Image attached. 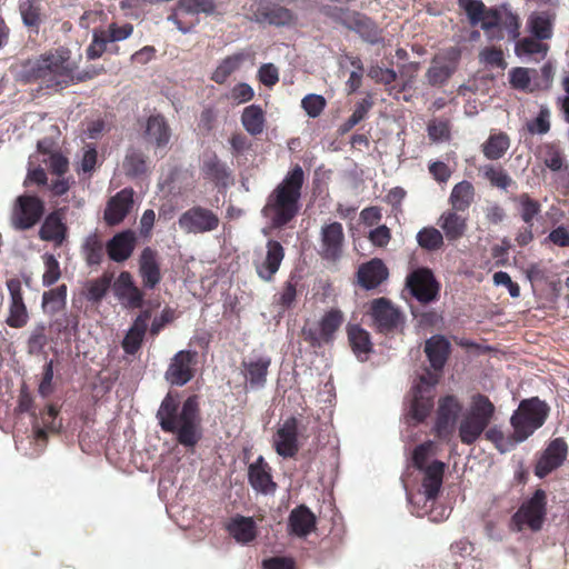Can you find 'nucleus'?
<instances>
[{"instance_id": "obj_15", "label": "nucleus", "mask_w": 569, "mask_h": 569, "mask_svg": "<svg viewBox=\"0 0 569 569\" xmlns=\"http://www.w3.org/2000/svg\"><path fill=\"white\" fill-rule=\"evenodd\" d=\"M197 352L181 350L174 355L166 372V379L174 386H184L193 377L192 367L196 362Z\"/></svg>"}, {"instance_id": "obj_59", "label": "nucleus", "mask_w": 569, "mask_h": 569, "mask_svg": "<svg viewBox=\"0 0 569 569\" xmlns=\"http://www.w3.org/2000/svg\"><path fill=\"white\" fill-rule=\"evenodd\" d=\"M480 62L496 68H506V61L503 59V52L497 48H486L479 53Z\"/></svg>"}, {"instance_id": "obj_16", "label": "nucleus", "mask_w": 569, "mask_h": 569, "mask_svg": "<svg viewBox=\"0 0 569 569\" xmlns=\"http://www.w3.org/2000/svg\"><path fill=\"white\" fill-rule=\"evenodd\" d=\"M567 451L568 447L563 439L556 438L552 440L536 465V476L540 479L545 478L551 471L560 467L566 460Z\"/></svg>"}, {"instance_id": "obj_27", "label": "nucleus", "mask_w": 569, "mask_h": 569, "mask_svg": "<svg viewBox=\"0 0 569 569\" xmlns=\"http://www.w3.org/2000/svg\"><path fill=\"white\" fill-rule=\"evenodd\" d=\"M284 257L282 246L274 240L267 243V256L264 260L257 266V272L261 280L270 281L272 276L278 271L280 263Z\"/></svg>"}, {"instance_id": "obj_10", "label": "nucleus", "mask_w": 569, "mask_h": 569, "mask_svg": "<svg viewBox=\"0 0 569 569\" xmlns=\"http://www.w3.org/2000/svg\"><path fill=\"white\" fill-rule=\"evenodd\" d=\"M371 316L376 328L382 333H390L402 328V313L385 298L372 301Z\"/></svg>"}, {"instance_id": "obj_45", "label": "nucleus", "mask_w": 569, "mask_h": 569, "mask_svg": "<svg viewBox=\"0 0 569 569\" xmlns=\"http://www.w3.org/2000/svg\"><path fill=\"white\" fill-rule=\"evenodd\" d=\"M296 18L289 9L269 2L264 23L286 27L293 24Z\"/></svg>"}, {"instance_id": "obj_29", "label": "nucleus", "mask_w": 569, "mask_h": 569, "mask_svg": "<svg viewBox=\"0 0 569 569\" xmlns=\"http://www.w3.org/2000/svg\"><path fill=\"white\" fill-rule=\"evenodd\" d=\"M453 209L445 211L438 219V226L448 241L462 238L467 231V219Z\"/></svg>"}, {"instance_id": "obj_34", "label": "nucleus", "mask_w": 569, "mask_h": 569, "mask_svg": "<svg viewBox=\"0 0 569 569\" xmlns=\"http://www.w3.org/2000/svg\"><path fill=\"white\" fill-rule=\"evenodd\" d=\"M348 339L356 357L365 361L372 350L369 333L358 325H350L348 327Z\"/></svg>"}, {"instance_id": "obj_38", "label": "nucleus", "mask_w": 569, "mask_h": 569, "mask_svg": "<svg viewBox=\"0 0 569 569\" xmlns=\"http://www.w3.org/2000/svg\"><path fill=\"white\" fill-rule=\"evenodd\" d=\"M264 112L258 104L246 107L241 114V123L251 136L260 134L264 129Z\"/></svg>"}, {"instance_id": "obj_42", "label": "nucleus", "mask_w": 569, "mask_h": 569, "mask_svg": "<svg viewBox=\"0 0 569 569\" xmlns=\"http://www.w3.org/2000/svg\"><path fill=\"white\" fill-rule=\"evenodd\" d=\"M82 254L88 264H99L103 258L102 241L97 233L86 237L82 244Z\"/></svg>"}, {"instance_id": "obj_30", "label": "nucleus", "mask_w": 569, "mask_h": 569, "mask_svg": "<svg viewBox=\"0 0 569 569\" xmlns=\"http://www.w3.org/2000/svg\"><path fill=\"white\" fill-rule=\"evenodd\" d=\"M445 467L443 462L433 460L422 470L425 473L422 489L427 500H433L438 496L442 486Z\"/></svg>"}, {"instance_id": "obj_35", "label": "nucleus", "mask_w": 569, "mask_h": 569, "mask_svg": "<svg viewBox=\"0 0 569 569\" xmlns=\"http://www.w3.org/2000/svg\"><path fill=\"white\" fill-rule=\"evenodd\" d=\"M66 232L67 227L61 218L56 213H51L43 221L39 234L42 240L61 244L66 238Z\"/></svg>"}, {"instance_id": "obj_14", "label": "nucleus", "mask_w": 569, "mask_h": 569, "mask_svg": "<svg viewBox=\"0 0 569 569\" xmlns=\"http://www.w3.org/2000/svg\"><path fill=\"white\" fill-rule=\"evenodd\" d=\"M345 241L343 228L340 222L322 226L320 231V254L329 261H337L342 254Z\"/></svg>"}, {"instance_id": "obj_43", "label": "nucleus", "mask_w": 569, "mask_h": 569, "mask_svg": "<svg viewBox=\"0 0 569 569\" xmlns=\"http://www.w3.org/2000/svg\"><path fill=\"white\" fill-rule=\"evenodd\" d=\"M243 59V53H237L223 59L221 63L217 67V69L213 71L212 80L220 84L224 83L229 76L240 67Z\"/></svg>"}, {"instance_id": "obj_33", "label": "nucleus", "mask_w": 569, "mask_h": 569, "mask_svg": "<svg viewBox=\"0 0 569 569\" xmlns=\"http://www.w3.org/2000/svg\"><path fill=\"white\" fill-rule=\"evenodd\" d=\"M227 529L237 542L248 543L256 538V522L251 517L236 516L233 517Z\"/></svg>"}, {"instance_id": "obj_58", "label": "nucleus", "mask_w": 569, "mask_h": 569, "mask_svg": "<svg viewBox=\"0 0 569 569\" xmlns=\"http://www.w3.org/2000/svg\"><path fill=\"white\" fill-rule=\"evenodd\" d=\"M48 340L46 336V328L43 326L37 327L30 335L27 343L28 353L39 355L43 351Z\"/></svg>"}, {"instance_id": "obj_22", "label": "nucleus", "mask_w": 569, "mask_h": 569, "mask_svg": "<svg viewBox=\"0 0 569 569\" xmlns=\"http://www.w3.org/2000/svg\"><path fill=\"white\" fill-rule=\"evenodd\" d=\"M343 26L359 34L366 42L377 44L381 41L380 30L368 17L358 12L347 14L342 19Z\"/></svg>"}, {"instance_id": "obj_47", "label": "nucleus", "mask_w": 569, "mask_h": 569, "mask_svg": "<svg viewBox=\"0 0 569 569\" xmlns=\"http://www.w3.org/2000/svg\"><path fill=\"white\" fill-rule=\"evenodd\" d=\"M67 287H56L43 293L42 307L48 313H56L66 305Z\"/></svg>"}, {"instance_id": "obj_60", "label": "nucleus", "mask_w": 569, "mask_h": 569, "mask_svg": "<svg viewBox=\"0 0 569 569\" xmlns=\"http://www.w3.org/2000/svg\"><path fill=\"white\" fill-rule=\"evenodd\" d=\"M405 284H438V281L430 269L417 268L407 276Z\"/></svg>"}, {"instance_id": "obj_51", "label": "nucleus", "mask_w": 569, "mask_h": 569, "mask_svg": "<svg viewBox=\"0 0 569 569\" xmlns=\"http://www.w3.org/2000/svg\"><path fill=\"white\" fill-rule=\"evenodd\" d=\"M372 103L370 100L363 99L356 104V108L352 114L348 118L346 122H343L340 127L341 133H347L355 126H357L361 120L365 119L368 111L370 110Z\"/></svg>"}, {"instance_id": "obj_49", "label": "nucleus", "mask_w": 569, "mask_h": 569, "mask_svg": "<svg viewBox=\"0 0 569 569\" xmlns=\"http://www.w3.org/2000/svg\"><path fill=\"white\" fill-rule=\"evenodd\" d=\"M22 22L26 27L38 28L40 23V8L36 0H22L19 4Z\"/></svg>"}, {"instance_id": "obj_19", "label": "nucleus", "mask_w": 569, "mask_h": 569, "mask_svg": "<svg viewBox=\"0 0 569 569\" xmlns=\"http://www.w3.org/2000/svg\"><path fill=\"white\" fill-rule=\"evenodd\" d=\"M270 365L271 358L266 355H251L242 361V373L250 389L264 387Z\"/></svg>"}, {"instance_id": "obj_20", "label": "nucleus", "mask_w": 569, "mask_h": 569, "mask_svg": "<svg viewBox=\"0 0 569 569\" xmlns=\"http://www.w3.org/2000/svg\"><path fill=\"white\" fill-rule=\"evenodd\" d=\"M133 204L132 189H123L111 197L104 209L103 219L108 226L119 224L129 213Z\"/></svg>"}, {"instance_id": "obj_3", "label": "nucleus", "mask_w": 569, "mask_h": 569, "mask_svg": "<svg viewBox=\"0 0 569 569\" xmlns=\"http://www.w3.org/2000/svg\"><path fill=\"white\" fill-rule=\"evenodd\" d=\"M303 180V170L297 164L268 196L261 213L273 228L286 226L297 216Z\"/></svg>"}, {"instance_id": "obj_54", "label": "nucleus", "mask_w": 569, "mask_h": 569, "mask_svg": "<svg viewBox=\"0 0 569 569\" xmlns=\"http://www.w3.org/2000/svg\"><path fill=\"white\" fill-rule=\"evenodd\" d=\"M428 137L433 142H442L449 139L450 128L449 122L441 119H433L427 127Z\"/></svg>"}, {"instance_id": "obj_5", "label": "nucleus", "mask_w": 569, "mask_h": 569, "mask_svg": "<svg viewBox=\"0 0 569 569\" xmlns=\"http://www.w3.org/2000/svg\"><path fill=\"white\" fill-rule=\"evenodd\" d=\"M493 412L495 406L486 396H475L459 422L458 431L461 442L465 445L476 442L490 423Z\"/></svg>"}, {"instance_id": "obj_6", "label": "nucleus", "mask_w": 569, "mask_h": 569, "mask_svg": "<svg viewBox=\"0 0 569 569\" xmlns=\"http://www.w3.org/2000/svg\"><path fill=\"white\" fill-rule=\"evenodd\" d=\"M548 415V405L539 398L533 397L522 400L510 419L515 442L525 441L545 423Z\"/></svg>"}, {"instance_id": "obj_64", "label": "nucleus", "mask_w": 569, "mask_h": 569, "mask_svg": "<svg viewBox=\"0 0 569 569\" xmlns=\"http://www.w3.org/2000/svg\"><path fill=\"white\" fill-rule=\"evenodd\" d=\"M117 289L116 295L121 299L128 297L127 306L131 308H140L142 307V291H140L139 287H114Z\"/></svg>"}, {"instance_id": "obj_28", "label": "nucleus", "mask_w": 569, "mask_h": 569, "mask_svg": "<svg viewBox=\"0 0 569 569\" xmlns=\"http://www.w3.org/2000/svg\"><path fill=\"white\" fill-rule=\"evenodd\" d=\"M457 68L456 58L437 56L427 70L426 77L431 86H440L448 81Z\"/></svg>"}, {"instance_id": "obj_46", "label": "nucleus", "mask_w": 569, "mask_h": 569, "mask_svg": "<svg viewBox=\"0 0 569 569\" xmlns=\"http://www.w3.org/2000/svg\"><path fill=\"white\" fill-rule=\"evenodd\" d=\"M142 343V311L137 315L132 328L122 341V348L128 355H134Z\"/></svg>"}, {"instance_id": "obj_13", "label": "nucleus", "mask_w": 569, "mask_h": 569, "mask_svg": "<svg viewBox=\"0 0 569 569\" xmlns=\"http://www.w3.org/2000/svg\"><path fill=\"white\" fill-rule=\"evenodd\" d=\"M214 0H179L173 12L168 17V20L176 24L177 29L182 33H188L191 30L190 26H184L181 21L183 16H197L204 13L211 16L220 13L217 10Z\"/></svg>"}, {"instance_id": "obj_62", "label": "nucleus", "mask_w": 569, "mask_h": 569, "mask_svg": "<svg viewBox=\"0 0 569 569\" xmlns=\"http://www.w3.org/2000/svg\"><path fill=\"white\" fill-rule=\"evenodd\" d=\"M52 380H53V360H50V361L46 362V365L43 366L42 378H41V381L38 387V392L42 398H47L53 392L54 388H53Z\"/></svg>"}, {"instance_id": "obj_2", "label": "nucleus", "mask_w": 569, "mask_h": 569, "mask_svg": "<svg viewBox=\"0 0 569 569\" xmlns=\"http://www.w3.org/2000/svg\"><path fill=\"white\" fill-rule=\"evenodd\" d=\"M157 418L163 431L172 432L186 448H193L201 439V417L197 396L188 397L182 406L178 397L168 393L162 400Z\"/></svg>"}, {"instance_id": "obj_24", "label": "nucleus", "mask_w": 569, "mask_h": 569, "mask_svg": "<svg viewBox=\"0 0 569 569\" xmlns=\"http://www.w3.org/2000/svg\"><path fill=\"white\" fill-rule=\"evenodd\" d=\"M316 522L317 518L308 507L298 506L289 515V532L300 538L307 537L316 528Z\"/></svg>"}, {"instance_id": "obj_8", "label": "nucleus", "mask_w": 569, "mask_h": 569, "mask_svg": "<svg viewBox=\"0 0 569 569\" xmlns=\"http://www.w3.org/2000/svg\"><path fill=\"white\" fill-rule=\"evenodd\" d=\"M546 492L542 489L536 490L512 517L517 529L522 530L523 527H528L533 531L540 530L546 516Z\"/></svg>"}, {"instance_id": "obj_41", "label": "nucleus", "mask_w": 569, "mask_h": 569, "mask_svg": "<svg viewBox=\"0 0 569 569\" xmlns=\"http://www.w3.org/2000/svg\"><path fill=\"white\" fill-rule=\"evenodd\" d=\"M461 9L465 10L471 26L480 23L485 26L488 9L481 0H458Z\"/></svg>"}, {"instance_id": "obj_17", "label": "nucleus", "mask_w": 569, "mask_h": 569, "mask_svg": "<svg viewBox=\"0 0 569 569\" xmlns=\"http://www.w3.org/2000/svg\"><path fill=\"white\" fill-rule=\"evenodd\" d=\"M276 452L283 458L293 457L298 450V422L291 417L277 430L273 438Z\"/></svg>"}, {"instance_id": "obj_50", "label": "nucleus", "mask_w": 569, "mask_h": 569, "mask_svg": "<svg viewBox=\"0 0 569 569\" xmlns=\"http://www.w3.org/2000/svg\"><path fill=\"white\" fill-rule=\"evenodd\" d=\"M269 1L267 0H248L243 7L244 17L258 23H264Z\"/></svg>"}, {"instance_id": "obj_36", "label": "nucleus", "mask_w": 569, "mask_h": 569, "mask_svg": "<svg viewBox=\"0 0 569 569\" xmlns=\"http://www.w3.org/2000/svg\"><path fill=\"white\" fill-rule=\"evenodd\" d=\"M481 148L488 160H499L510 148V139L505 132L491 133Z\"/></svg>"}, {"instance_id": "obj_18", "label": "nucleus", "mask_w": 569, "mask_h": 569, "mask_svg": "<svg viewBox=\"0 0 569 569\" xmlns=\"http://www.w3.org/2000/svg\"><path fill=\"white\" fill-rule=\"evenodd\" d=\"M19 208L14 212L13 224L19 229L33 227L43 213L42 201L33 196H21L18 198Z\"/></svg>"}, {"instance_id": "obj_44", "label": "nucleus", "mask_w": 569, "mask_h": 569, "mask_svg": "<svg viewBox=\"0 0 569 569\" xmlns=\"http://www.w3.org/2000/svg\"><path fill=\"white\" fill-rule=\"evenodd\" d=\"M543 163L553 172L567 169V161L563 151L555 143H547L543 147Z\"/></svg>"}, {"instance_id": "obj_11", "label": "nucleus", "mask_w": 569, "mask_h": 569, "mask_svg": "<svg viewBox=\"0 0 569 569\" xmlns=\"http://www.w3.org/2000/svg\"><path fill=\"white\" fill-rule=\"evenodd\" d=\"M178 222L188 233H204L218 228L219 218L209 209L194 207L183 212Z\"/></svg>"}, {"instance_id": "obj_7", "label": "nucleus", "mask_w": 569, "mask_h": 569, "mask_svg": "<svg viewBox=\"0 0 569 569\" xmlns=\"http://www.w3.org/2000/svg\"><path fill=\"white\" fill-rule=\"evenodd\" d=\"M520 18L509 3L489 8L485 26H481L489 40L500 41L506 36L510 40H517L520 36Z\"/></svg>"}, {"instance_id": "obj_40", "label": "nucleus", "mask_w": 569, "mask_h": 569, "mask_svg": "<svg viewBox=\"0 0 569 569\" xmlns=\"http://www.w3.org/2000/svg\"><path fill=\"white\" fill-rule=\"evenodd\" d=\"M546 41L533 36L525 37L516 42L515 52L519 57L537 54L543 59L549 51V46Z\"/></svg>"}, {"instance_id": "obj_25", "label": "nucleus", "mask_w": 569, "mask_h": 569, "mask_svg": "<svg viewBox=\"0 0 569 569\" xmlns=\"http://www.w3.org/2000/svg\"><path fill=\"white\" fill-rule=\"evenodd\" d=\"M248 479L251 487L263 495L273 493L276 483L272 481L269 467L262 457L249 466Z\"/></svg>"}, {"instance_id": "obj_37", "label": "nucleus", "mask_w": 569, "mask_h": 569, "mask_svg": "<svg viewBox=\"0 0 569 569\" xmlns=\"http://www.w3.org/2000/svg\"><path fill=\"white\" fill-rule=\"evenodd\" d=\"M473 197V186L469 181L462 180L452 188L449 202L453 210L465 211L470 207Z\"/></svg>"}, {"instance_id": "obj_52", "label": "nucleus", "mask_w": 569, "mask_h": 569, "mask_svg": "<svg viewBox=\"0 0 569 569\" xmlns=\"http://www.w3.org/2000/svg\"><path fill=\"white\" fill-rule=\"evenodd\" d=\"M527 129L531 134H546L550 130V111L543 107L538 116L527 122Z\"/></svg>"}, {"instance_id": "obj_32", "label": "nucleus", "mask_w": 569, "mask_h": 569, "mask_svg": "<svg viewBox=\"0 0 569 569\" xmlns=\"http://www.w3.org/2000/svg\"><path fill=\"white\" fill-rule=\"evenodd\" d=\"M11 302L9 307V316L6 320L7 325L14 329L23 328L29 320L27 307L23 302L21 287H9Z\"/></svg>"}, {"instance_id": "obj_31", "label": "nucleus", "mask_w": 569, "mask_h": 569, "mask_svg": "<svg viewBox=\"0 0 569 569\" xmlns=\"http://www.w3.org/2000/svg\"><path fill=\"white\" fill-rule=\"evenodd\" d=\"M389 271L381 259L373 258L358 269V284H381L388 279Z\"/></svg>"}, {"instance_id": "obj_21", "label": "nucleus", "mask_w": 569, "mask_h": 569, "mask_svg": "<svg viewBox=\"0 0 569 569\" xmlns=\"http://www.w3.org/2000/svg\"><path fill=\"white\" fill-rule=\"evenodd\" d=\"M461 409L460 402L453 396L440 399L436 422V430L439 437H447L453 430Z\"/></svg>"}, {"instance_id": "obj_56", "label": "nucleus", "mask_w": 569, "mask_h": 569, "mask_svg": "<svg viewBox=\"0 0 569 569\" xmlns=\"http://www.w3.org/2000/svg\"><path fill=\"white\" fill-rule=\"evenodd\" d=\"M301 107L309 117L316 118L325 109L326 99L320 94L310 93L301 100Z\"/></svg>"}, {"instance_id": "obj_26", "label": "nucleus", "mask_w": 569, "mask_h": 569, "mask_svg": "<svg viewBox=\"0 0 569 569\" xmlns=\"http://www.w3.org/2000/svg\"><path fill=\"white\" fill-rule=\"evenodd\" d=\"M134 233L131 230L113 236L107 243L109 258L117 262L128 259L134 248Z\"/></svg>"}, {"instance_id": "obj_63", "label": "nucleus", "mask_w": 569, "mask_h": 569, "mask_svg": "<svg viewBox=\"0 0 569 569\" xmlns=\"http://www.w3.org/2000/svg\"><path fill=\"white\" fill-rule=\"evenodd\" d=\"M59 278L60 267L58 260L51 254L44 256L43 284H54Z\"/></svg>"}, {"instance_id": "obj_9", "label": "nucleus", "mask_w": 569, "mask_h": 569, "mask_svg": "<svg viewBox=\"0 0 569 569\" xmlns=\"http://www.w3.org/2000/svg\"><path fill=\"white\" fill-rule=\"evenodd\" d=\"M343 321V315L338 309H331L323 315L318 327L305 326L302 335L312 346H322L333 340L336 331Z\"/></svg>"}, {"instance_id": "obj_23", "label": "nucleus", "mask_w": 569, "mask_h": 569, "mask_svg": "<svg viewBox=\"0 0 569 569\" xmlns=\"http://www.w3.org/2000/svg\"><path fill=\"white\" fill-rule=\"evenodd\" d=\"M556 13L550 10L532 11L526 22L527 31L535 38L550 40L553 37Z\"/></svg>"}, {"instance_id": "obj_1", "label": "nucleus", "mask_w": 569, "mask_h": 569, "mask_svg": "<svg viewBox=\"0 0 569 569\" xmlns=\"http://www.w3.org/2000/svg\"><path fill=\"white\" fill-rule=\"evenodd\" d=\"M450 351V342L441 335L430 337L425 345V352L435 371H441ZM439 381V375L425 370L413 381L409 396L408 416L419 423L423 421L433 408L435 387Z\"/></svg>"}, {"instance_id": "obj_39", "label": "nucleus", "mask_w": 569, "mask_h": 569, "mask_svg": "<svg viewBox=\"0 0 569 569\" xmlns=\"http://www.w3.org/2000/svg\"><path fill=\"white\" fill-rule=\"evenodd\" d=\"M478 171L479 174L483 179L488 180L492 187L501 190H507L510 186L515 184L512 178L501 167L483 164L479 167Z\"/></svg>"}, {"instance_id": "obj_55", "label": "nucleus", "mask_w": 569, "mask_h": 569, "mask_svg": "<svg viewBox=\"0 0 569 569\" xmlns=\"http://www.w3.org/2000/svg\"><path fill=\"white\" fill-rule=\"evenodd\" d=\"M518 201L521 206L522 220L531 226L533 218L540 212V203L531 199L527 193L520 194Z\"/></svg>"}, {"instance_id": "obj_61", "label": "nucleus", "mask_w": 569, "mask_h": 569, "mask_svg": "<svg viewBox=\"0 0 569 569\" xmlns=\"http://www.w3.org/2000/svg\"><path fill=\"white\" fill-rule=\"evenodd\" d=\"M509 80L515 89L527 90L531 82L530 70L522 67L513 68L509 72Z\"/></svg>"}, {"instance_id": "obj_48", "label": "nucleus", "mask_w": 569, "mask_h": 569, "mask_svg": "<svg viewBox=\"0 0 569 569\" xmlns=\"http://www.w3.org/2000/svg\"><path fill=\"white\" fill-rule=\"evenodd\" d=\"M417 241L421 248L432 251L443 244V234L433 227H426L417 233Z\"/></svg>"}, {"instance_id": "obj_4", "label": "nucleus", "mask_w": 569, "mask_h": 569, "mask_svg": "<svg viewBox=\"0 0 569 569\" xmlns=\"http://www.w3.org/2000/svg\"><path fill=\"white\" fill-rule=\"evenodd\" d=\"M19 78L24 82L40 81L47 88H63L82 79L76 74L73 63L60 53L26 61Z\"/></svg>"}, {"instance_id": "obj_12", "label": "nucleus", "mask_w": 569, "mask_h": 569, "mask_svg": "<svg viewBox=\"0 0 569 569\" xmlns=\"http://www.w3.org/2000/svg\"><path fill=\"white\" fill-rule=\"evenodd\" d=\"M171 129L161 116L150 117L144 128V148L152 149L156 156H163L168 150Z\"/></svg>"}, {"instance_id": "obj_57", "label": "nucleus", "mask_w": 569, "mask_h": 569, "mask_svg": "<svg viewBox=\"0 0 569 569\" xmlns=\"http://www.w3.org/2000/svg\"><path fill=\"white\" fill-rule=\"evenodd\" d=\"M438 289L439 287H405L402 295L412 296L419 302L428 303L437 298Z\"/></svg>"}, {"instance_id": "obj_53", "label": "nucleus", "mask_w": 569, "mask_h": 569, "mask_svg": "<svg viewBox=\"0 0 569 569\" xmlns=\"http://www.w3.org/2000/svg\"><path fill=\"white\" fill-rule=\"evenodd\" d=\"M144 278L149 284H158L161 280L156 254L149 248H144Z\"/></svg>"}]
</instances>
